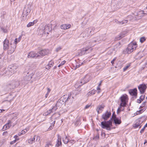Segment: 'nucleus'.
Returning a JSON list of instances; mask_svg holds the SVG:
<instances>
[{
  "label": "nucleus",
  "instance_id": "ea45409f",
  "mask_svg": "<svg viewBox=\"0 0 147 147\" xmlns=\"http://www.w3.org/2000/svg\"><path fill=\"white\" fill-rule=\"evenodd\" d=\"M144 11H142L139 12L138 15L140 17H142L144 16Z\"/></svg>",
  "mask_w": 147,
  "mask_h": 147
},
{
  "label": "nucleus",
  "instance_id": "0e129e2a",
  "mask_svg": "<svg viewBox=\"0 0 147 147\" xmlns=\"http://www.w3.org/2000/svg\"><path fill=\"white\" fill-rule=\"evenodd\" d=\"M7 131L4 132L3 133V135H6V134H7Z\"/></svg>",
  "mask_w": 147,
  "mask_h": 147
},
{
  "label": "nucleus",
  "instance_id": "5fc2aeb1",
  "mask_svg": "<svg viewBox=\"0 0 147 147\" xmlns=\"http://www.w3.org/2000/svg\"><path fill=\"white\" fill-rule=\"evenodd\" d=\"M51 67L50 66L48 65V64L46 67V69L48 70Z\"/></svg>",
  "mask_w": 147,
  "mask_h": 147
},
{
  "label": "nucleus",
  "instance_id": "473e14b6",
  "mask_svg": "<svg viewBox=\"0 0 147 147\" xmlns=\"http://www.w3.org/2000/svg\"><path fill=\"white\" fill-rule=\"evenodd\" d=\"M28 143L30 144H32L35 142L34 138H31L28 139Z\"/></svg>",
  "mask_w": 147,
  "mask_h": 147
},
{
  "label": "nucleus",
  "instance_id": "338daca9",
  "mask_svg": "<svg viewBox=\"0 0 147 147\" xmlns=\"http://www.w3.org/2000/svg\"><path fill=\"white\" fill-rule=\"evenodd\" d=\"M5 111V110H4V109H0V113H2L3 111Z\"/></svg>",
  "mask_w": 147,
  "mask_h": 147
},
{
  "label": "nucleus",
  "instance_id": "423d86ee",
  "mask_svg": "<svg viewBox=\"0 0 147 147\" xmlns=\"http://www.w3.org/2000/svg\"><path fill=\"white\" fill-rule=\"evenodd\" d=\"M31 10V8L30 7H26L24 8L22 15V19L23 20L26 19L27 16L30 12Z\"/></svg>",
  "mask_w": 147,
  "mask_h": 147
},
{
  "label": "nucleus",
  "instance_id": "bf43d9fd",
  "mask_svg": "<svg viewBox=\"0 0 147 147\" xmlns=\"http://www.w3.org/2000/svg\"><path fill=\"white\" fill-rule=\"evenodd\" d=\"M115 59L116 58H115L111 61V63H112V65H113L114 63V62Z\"/></svg>",
  "mask_w": 147,
  "mask_h": 147
},
{
  "label": "nucleus",
  "instance_id": "f257e3e1",
  "mask_svg": "<svg viewBox=\"0 0 147 147\" xmlns=\"http://www.w3.org/2000/svg\"><path fill=\"white\" fill-rule=\"evenodd\" d=\"M3 49L7 50V53L8 54H11L15 51L16 47V45H14L12 43L9 44V41L7 38L3 42Z\"/></svg>",
  "mask_w": 147,
  "mask_h": 147
},
{
  "label": "nucleus",
  "instance_id": "f03ea898",
  "mask_svg": "<svg viewBox=\"0 0 147 147\" xmlns=\"http://www.w3.org/2000/svg\"><path fill=\"white\" fill-rule=\"evenodd\" d=\"M121 102L119 108L118 109V111L119 112L123 111V109L122 107H125L127 103L128 102V98L127 96L125 94H123L120 98Z\"/></svg>",
  "mask_w": 147,
  "mask_h": 147
},
{
  "label": "nucleus",
  "instance_id": "3c124183",
  "mask_svg": "<svg viewBox=\"0 0 147 147\" xmlns=\"http://www.w3.org/2000/svg\"><path fill=\"white\" fill-rule=\"evenodd\" d=\"M66 61H65L64 60L63 61H62V62H61V63H60V64L62 66V65H64L65 63H66Z\"/></svg>",
  "mask_w": 147,
  "mask_h": 147
},
{
  "label": "nucleus",
  "instance_id": "4d7b16f0",
  "mask_svg": "<svg viewBox=\"0 0 147 147\" xmlns=\"http://www.w3.org/2000/svg\"><path fill=\"white\" fill-rule=\"evenodd\" d=\"M16 141V140H13V141L11 142H10V144H14V143H15Z\"/></svg>",
  "mask_w": 147,
  "mask_h": 147
},
{
  "label": "nucleus",
  "instance_id": "69168bd1",
  "mask_svg": "<svg viewBox=\"0 0 147 147\" xmlns=\"http://www.w3.org/2000/svg\"><path fill=\"white\" fill-rule=\"evenodd\" d=\"M131 16H128V18H129V20H131V19H132V18H131Z\"/></svg>",
  "mask_w": 147,
  "mask_h": 147
},
{
  "label": "nucleus",
  "instance_id": "774afa93",
  "mask_svg": "<svg viewBox=\"0 0 147 147\" xmlns=\"http://www.w3.org/2000/svg\"><path fill=\"white\" fill-rule=\"evenodd\" d=\"M49 94L47 93L45 95V97L46 98H47V96H48Z\"/></svg>",
  "mask_w": 147,
  "mask_h": 147
},
{
  "label": "nucleus",
  "instance_id": "09e8293b",
  "mask_svg": "<svg viewBox=\"0 0 147 147\" xmlns=\"http://www.w3.org/2000/svg\"><path fill=\"white\" fill-rule=\"evenodd\" d=\"M97 90H98L97 93L99 94L100 92V87L98 86L97 88Z\"/></svg>",
  "mask_w": 147,
  "mask_h": 147
},
{
  "label": "nucleus",
  "instance_id": "a19ab883",
  "mask_svg": "<svg viewBox=\"0 0 147 147\" xmlns=\"http://www.w3.org/2000/svg\"><path fill=\"white\" fill-rule=\"evenodd\" d=\"M130 65V64H128L123 69V71H126Z\"/></svg>",
  "mask_w": 147,
  "mask_h": 147
},
{
  "label": "nucleus",
  "instance_id": "2eb2a0df",
  "mask_svg": "<svg viewBox=\"0 0 147 147\" xmlns=\"http://www.w3.org/2000/svg\"><path fill=\"white\" fill-rule=\"evenodd\" d=\"M17 67L16 66H13L10 67V69H9V71L8 72L10 73V71L11 74L9 75H12L14 73H16V70L17 68Z\"/></svg>",
  "mask_w": 147,
  "mask_h": 147
},
{
  "label": "nucleus",
  "instance_id": "4c0bfd02",
  "mask_svg": "<svg viewBox=\"0 0 147 147\" xmlns=\"http://www.w3.org/2000/svg\"><path fill=\"white\" fill-rule=\"evenodd\" d=\"M6 85L7 87L11 88L12 87L13 84L11 82H9Z\"/></svg>",
  "mask_w": 147,
  "mask_h": 147
},
{
  "label": "nucleus",
  "instance_id": "f8f14e48",
  "mask_svg": "<svg viewBox=\"0 0 147 147\" xmlns=\"http://www.w3.org/2000/svg\"><path fill=\"white\" fill-rule=\"evenodd\" d=\"M51 30L52 29L50 27H49L48 26H45L43 30V34H47V35L49 34V32H50Z\"/></svg>",
  "mask_w": 147,
  "mask_h": 147
},
{
  "label": "nucleus",
  "instance_id": "58836bf2",
  "mask_svg": "<svg viewBox=\"0 0 147 147\" xmlns=\"http://www.w3.org/2000/svg\"><path fill=\"white\" fill-rule=\"evenodd\" d=\"M69 143L71 144V145H73L75 143V141L74 140H69Z\"/></svg>",
  "mask_w": 147,
  "mask_h": 147
},
{
  "label": "nucleus",
  "instance_id": "1a4fd4ad",
  "mask_svg": "<svg viewBox=\"0 0 147 147\" xmlns=\"http://www.w3.org/2000/svg\"><path fill=\"white\" fill-rule=\"evenodd\" d=\"M27 57L28 58H36L38 57V53H36L33 51H31L28 53Z\"/></svg>",
  "mask_w": 147,
  "mask_h": 147
},
{
  "label": "nucleus",
  "instance_id": "49530a36",
  "mask_svg": "<svg viewBox=\"0 0 147 147\" xmlns=\"http://www.w3.org/2000/svg\"><path fill=\"white\" fill-rule=\"evenodd\" d=\"M145 38L144 37H142L140 39V42L141 43H143L145 40Z\"/></svg>",
  "mask_w": 147,
  "mask_h": 147
},
{
  "label": "nucleus",
  "instance_id": "2f4dec72",
  "mask_svg": "<svg viewBox=\"0 0 147 147\" xmlns=\"http://www.w3.org/2000/svg\"><path fill=\"white\" fill-rule=\"evenodd\" d=\"M128 22L127 20H124L121 21H118L117 23L119 24H123L127 23Z\"/></svg>",
  "mask_w": 147,
  "mask_h": 147
},
{
  "label": "nucleus",
  "instance_id": "6e6552de",
  "mask_svg": "<svg viewBox=\"0 0 147 147\" xmlns=\"http://www.w3.org/2000/svg\"><path fill=\"white\" fill-rule=\"evenodd\" d=\"M94 28L93 27H90L86 28L84 32L87 34V36L91 35L94 33Z\"/></svg>",
  "mask_w": 147,
  "mask_h": 147
},
{
  "label": "nucleus",
  "instance_id": "680f3d73",
  "mask_svg": "<svg viewBox=\"0 0 147 147\" xmlns=\"http://www.w3.org/2000/svg\"><path fill=\"white\" fill-rule=\"evenodd\" d=\"M102 81H101L100 82V83H99V84L98 85V86L100 87V86H101V84H102Z\"/></svg>",
  "mask_w": 147,
  "mask_h": 147
},
{
  "label": "nucleus",
  "instance_id": "393cba45",
  "mask_svg": "<svg viewBox=\"0 0 147 147\" xmlns=\"http://www.w3.org/2000/svg\"><path fill=\"white\" fill-rule=\"evenodd\" d=\"M96 92V90H93L89 92L87 94L88 96H90L94 94Z\"/></svg>",
  "mask_w": 147,
  "mask_h": 147
},
{
  "label": "nucleus",
  "instance_id": "052dcab7",
  "mask_svg": "<svg viewBox=\"0 0 147 147\" xmlns=\"http://www.w3.org/2000/svg\"><path fill=\"white\" fill-rule=\"evenodd\" d=\"M80 121L79 120L78 121H77L76 123H75V125H76L77 126L79 124H80Z\"/></svg>",
  "mask_w": 147,
  "mask_h": 147
},
{
  "label": "nucleus",
  "instance_id": "412c9836",
  "mask_svg": "<svg viewBox=\"0 0 147 147\" xmlns=\"http://www.w3.org/2000/svg\"><path fill=\"white\" fill-rule=\"evenodd\" d=\"M62 145V143L61 140V137L58 136V139L57 140L56 144V147H58L59 146Z\"/></svg>",
  "mask_w": 147,
  "mask_h": 147
},
{
  "label": "nucleus",
  "instance_id": "c756f323",
  "mask_svg": "<svg viewBox=\"0 0 147 147\" xmlns=\"http://www.w3.org/2000/svg\"><path fill=\"white\" fill-rule=\"evenodd\" d=\"M33 138L34 141L36 142L39 141L40 138V137L38 135L34 136Z\"/></svg>",
  "mask_w": 147,
  "mask_h": 147
},
{
  "label": "nucleus",
  "instance_id": "aec40b11",
  "mask_svg": "<svg viewBox=\"0 0 147 147\" xmlns=\"http://www.w3.org/2000/svg\"><path fill=\"white\" fill-rule=\"evenodd\" d=\"M84 84V83L82 81H77L75 85V87L76 88L78 89L80 87Z\"/></svg>",
  "mask_w": 147,
  "mask_h": 147
},
{
  "label": "nucleus",
  "instance_id": "a878e982",
  "mask_svg": "<svg viewBox=\"0 0 147 147\" xmlns=\"http://www.w3.org/2000/svg\"><path fill=\"white\" fill-rule=\"evenodd\" d=\"M146 107H144L139 111H137L136 113V115H138L142 113L146 110Z\"/></svg>",
  "mask_w": 147,
  "mask_h": 147
},
{
  "label": "nucleus",
  "instance_id": "4468645a",
  "mask_svg": "<svg viewBox=\"0 0 147 147\" xmlns=\"http://www.w3.org/2000/svg\"><path fill=\"white\" fill-rule=\"evenodd\" d=\"M105 107V106L103 104L98 105L96 109V110L98 113H101Z\"/></svg>",
  "mask_w": 147,
  "mask_h": 147
},
{
  "label": "nucleus",
  "instance_id": "4be33fe9",
  "mask_svg": "<svg viewBox=\"0 0 147 147\" xmlns=\"http://www.w3.org/2000/svg\"><path fill=\"white\" fill-rule=\"evenodd\" d=\"M91 49L90 48H84L82 49L81 51V53L82 54H84L85 53H87L90 51Z\"/></svg>",
  "mask_w": 147,
  "mask_h": 147
},
{
  "label": "nucleus",
  "instance_id": "7ed1b4c3",
  "mask_svg": "<svg viewBox=\"0 0 147 147\" xmlns=\"http://www.w3.org/2000/svg\"><path fill=\"white\" fill-rule=\"evenodd\" d=\"M137 47V45L136 42L134 41H132L128 45V47L125 50V52L128 54L130 53L135 50Z\"/></svg>",
  "mask_w": 147,
  "mask_h": 147
},
{
  "label": "nucleus",
  "instance_id": "c03bdc74",
  "mask_svg": "<svg viewBox=\"0 0 147 147\" xmlns=\"http://www.w3.org/2000/svg\"><path fill=\"white\" fill-rule=\"evenodd\" d=\"M52 146V144L51 143L49 142H48L46 144L45 147H50V146Z\"/></svg>",
  "mask_w": 147,
  "mask_h": 147
},
{
  "label": "nucleus",
  "instance_id": "13d9d810",
  "mask_svg": "<svg viewBox=\"0 0 147 147\" xmlns=\"http://www.w3.org/2000/svg\"><path fill=\"white\" fill-rule=\"evenodd\" d=\"M145 127H144L140 131V132L141 133H142L143 131H144V129H145Z\"/></svg>",
  "mask_w": 147,
  "mask_h": 147
},
{
  "label": "nucleus",
  "instance_id": "a211bd4d",
  "mask_svg": "<svg viewBox=\"0 0 147 147\" xmlns=\"http://www.w3.org/2000/svg\"><path fill=\"white\" fill-rule=\"evenodd\" d=\"M71 26V25L70 24H64L61 26V28L62 29L66 30L70 28Z\"/></svg>",
  "mask_w": 147,
  "mask_h": 147
},
{
  "label": "nucleus",
  "instance_id": "864d4df0",
  "mask_svg": "<svg viewBox=\"0 0 147 147\" xmlns=\"http://www.w3.org/2000/svg\"><path fill=\"white\" fill-rule=\"evenodd\" d=\"M47 93L49 94V93L51 92V89L49 88H47Z\"/></svg>",
  "mask_w": 147,
  "mask_h": 147
},
{
  "label": "nucleus",
  "instance_id": "a18cd8bd",
  "mask_svg": "<svg viewBox=\"0 0 147 147\" xmlns=\"http://www.w3.org/2000/svg\"><path fill=\"white\" fill-rule=\"evenodd\" d=\"M61 49V48L60 46H58L55 49V51L56 52H58Z\"/></svg>",
  "mask_w": 147,
  "mask_h": 147
},
{
  "label": "nucleus",
  "instance_id": "ddd939ff",
  "mask_svg": "<svg viewBox=\"0 0 147 147\" xmlns=\"http://www.w3.org/2000/svg\"><path fill=\"white\" fill-rule=\"evenodd\" d=\"M111 114V113L110 112L107 111L102 115V118L104 120H107L110 117Z\"/></svg>",
  "mask_w": 147,
  "mask_h": 147
},
{
  "label": "nucleus",
  "instance_id": "8fccbe9b",
  "mask_svg": "<svg viewBox=\"0 0 147 147\" xmlns=\"http://www.w3.org/2000/svg\"><path fill=\"white\" fill-rule=\"evenodd\" d=\"M144 97H145L144 96L142 95L140 96V99L141 100V101H142L144 98Z\"/></svg>",
  "mask_w": 147,
  "mask_h": 147
},
{
  "label": "nucleus",
  "instance_id": "0eeeda50",
  "mask_svg": "<svg viewBox=\"0 0 147 147\" xmlns=\"http://www.w3.org/2000/svg\"><path fill=\"white\" fill-rule=\"evenodd\" d=\"M50 53V51L49 50H42L38 53V57H42L45 55H48Z\"/></svg>",
  "mask_w": 147,
  "mask_h": 147
},
{
  "label": "nucleus",
  "instance_id": "f3484780",
  "mask_svg": "<svg viewBox=\"0 0 147 147\" xmlns=\"http://www.w3.org/2000/svg\"><path fill=\"white\" fill-rule=\"evenodd\" d=\"M137 90L136 88L130 90L129 91V93L131 95L136 96L137 94Z\"/></svg>",
  "mask_w": 147,
  "mask_h": 147
},
{
  "label": "nucleus",
  "instance_id": "cd10ccee",
  "mask_svg": "<svg viewBox=\"0 0 147 147\" xmlns=\"http://www.w3.org/2000/svg\"><path fill=\"white\" fill-rule=\"evenodd\" d=\"M69 139L66 136H65L63 138V141L65 144H67L69 142Z\"/></svg>",
  "mask_w": 147,
  "mask_h": 147
},
{
  "label": "nucleus",
  "instance_id": "dca6fc26",
  "mask_svg": "<svg viewBox=\"0 0 147 147\" xmlns=\"http://www.w3.org/2000/svg\"><path fill=\"white\" fill-rule=\"evenodd\" d=\"M112 118L114 120V122L115 124H119L121 123L120 117L117 118L115 116H113Z\"/></svg>",
  "mask_w": 147,
  "mask_h": 147
},
{
  "label": "nucleus",
  "instance_id": "de8ad7c7",
  "mask_svg": "<svg viewBox=\"0 0 147 147\" xmlns=\"http://www.w3.org/2000/svg\"><path fill=\"white\" fill-rule=\"evenodd\" d=\"M18 136L17 135H15L14 136V138L15 139V140H16V141H18L19 140V138H18Z\"/></svg>",
  "mask_w": 147,
  "mask_h": 147
},
{
  "label": "nucleus",
  "instance_id": "39448f33",
  "mask_svg": "<svg viewBox=\"0 0 147 147\" xmlns=\"http://www.w3.org/2000/svg\"><path fill=\"white\" fill-rule=\"evenodd\" d=\"M73 97L72 96L71 94H69L67 96V95H64L62 97L61 99L59 100L62 103H63L64 102H66L67 101L70 100V102H72L73 100Z\"/></svg>",
  "mask_w": 147,
  "mask_h": 147
},
{
  "label": "nucleus",
  "instance_id": "e433bc0d",
  "mask_svg": "<svg viewBox=\"0 0 147 147\" xmlns=\"http://www.w3.org/2000/svg\"><path fill=\"white\" fill-rule=\"evenodd\" d=\"M54 64V61L53 60H51L49 62L48 64V65L52 67V66H53Z\"/></svg>",
  "mask_w": 147,
  "mask_h": 147
},
{
  "label": "nucleus",
  "instance_id": "bb28decb",
  "mask_svg": "<svg viewBox=\"0 0 147 147\" xmlns=\"http://www.w3.org/2000/svg\"><path fill=\"white\" fill-rule=\"evenodd\" d=\"M29 130V129L28 128H26L24 130H22L21 131V133H19L18 134L19 136H21L22 135H23L26 133Z\"/></svg>",
  "mask_w": 147,
  "mask_h": 147
},
{
  "label": "nucleus",
  "instance_id": "c9c22d12",
  "mask_svg": "<svg viewBox=\"0 0 147 147\" xmlns=\"http://www.w3.org/2000/svg\"><path fill=\"white\" fill-rule=\"evenodd\" d=\"M3 65V61L2 59V57L0 58V69L1 68Z\"/></svg>",
  "mask_w": 147,
  "mask_h": 147
},
{
  "label": "nucleus",
  "instance_id": "20e7f679",
  "mask_svg": "<svg viewBox=\"0 0 147 147\" xmlns=\"http://www.w3.org/2000/svg\"><path fill=\"white\" fill-rule=\"evenodd\" d=\"M112 124V123L111 120L107 121H103L101 123V126L102 128L110 130L111 129Z\"/></svg>",
  "mask_w": 147,
  "mask_h": 147
},
{
  "label": "nucleus",
  "instance_id": "37998d69",
  "mask_svg": "<svg viewBox=\"0 0 147 147\" xmlns=\"http://www.w3.org/2000/svg\"><path fill=\"white\" fill-rule=\"evenodd\" d=\"M1 29L4 33H7L8 32L6 29L4 27H1Z\"/></svg>",
  "mask_w": 147,
  "mask_h": 147
},
{
  "label": "nucleus",
  "instance_id": "72a5a7b5",
  "mask_svg": "<svg viewBox=\"0 0 147 147\" xmlns=\"http://www.w3.org/2000/svg\"><path fill=\"white\" fill-rule=\"evenodd\" d=\"M51 113H52L51 110L50 109L46 112L44 113L43 115L44 116H47L49 115V114Z\"/></svg>",
  "mask_w": 147,
  "mask_h": 147
},
{
  "label": "nucleus",
  "instance_id": "6ab92c4d",
  "mask_svg": "<svg viewBox=\"0 0 147 147\" xmlns=\"http://www.w3.org/2000/svg\"><path fill=\"white\" fill-rule=\"evenodd\" d=\"M11 122L10 121H9L8 123L3 126V130H6L8 129L11 126Z\"/></svg>",
  "mask_w": 147,
  "mask_h": 147
},
{
  "label": "nucleus",
  "instance_id": "b1692460",
  "mask_svg": "<svg viewBox=\"0 0 147 147\" xmlns=\"http://www.w3.org/2000/svg\"><path fill=\"white\" fill-rule=\"evenodd\" d=\"M37 20H34L32 22H29L27 25V26L28 27H29L31 26H33L37 22Z\"/></svg>",
  "mask_w": 147,
  "mask_h": 147
},
{
  "label": "nucleus",
  "instance_id": "79ce46f5",
  "mask_svg": "<svg viewBox=\"0 0 147 147\" xmlns=\"http://www.w3.org/2000/svg\"><path fill=\"white\" fill-rule=\"evenodd\" d=\"M125 34H126L125 32H123L122 33H121L120 34V36H119V37L120 38H119L118 39H119L123 37L124 36V35Z\"/></svg>",
  "mask_w": 147,
  "mask_h": 147
},
{
  "label": "nucleus",
  "instance_id": "c85d7f7f",
  "mask_svg": "<svg viewBox=\"0 0 147 147\" xmlns=\"http://www.w3.org/2000/svg\"><path fill=\"white\" fill-rule=\"evenodd\" d=\"M22 38V36H20L18 38H16L14 40V43H15V45H16L17 43H18L20 42Z\"/></svg>",
  "mask_w": 147,
  "mask_h": 147
},
{
  "label": "nucleus",
  "instance_id": "9b49d317",
  "mask_svg": "<svg viewBox=\"0 0 147 147\" xmlns=\"http://www.w3.org/2000/svg\"><path fill=\"white\" fill-rule=\"evenodd\" d=\"M138 88L141 94H143L145 92L146 86L144 84H141L138 86Z\"/></svg>",
  "mask_w": 147,
  "mask_h": 147
},
{
  "label": "nucleus",
  "instance_id": "e2e57ef3",
  "mask_svg": "<svg viewBox=\"0 0 147 147\" xmlns=\"http://www.w3.org/2000/svg\"><path fill=\"white\" fill-rule=\"evenodd\" d=\"M141 101V100H140V99H138L137 100V102L138 103H140L141 102V101Z\"/></svg>",
  "mask_w": 147,
  "mask_h": 147
},
{
  "label": "nucleus",
  "instance_id": "603ef678",
  "mask_svg": "<svg viewBox=\"0 0 147 147\" xmlns=\"http://www.w3.org/2000/svg\"><path fill=\"white\" fill-rule=\"evenodd\" d=\"M90 106V105H87L85 106V107H84V109H88V108H89Z\"/></svg>",
  "mask_w": 147,
  "mask_h": 147
},
{
  "label": "nucleus",
  "instance_id": "f704fd0d",
  "mask_svg": "<svg viewBox=\"0 0 147 147\" xmlns=\"http://www.w3.org/2000/svg\"><path fill=\"white\" fill-rule=\"evenodd\" d=\"M55 121H53V124H52V125H51L50 126V127L48 128L47 130L49 131L50 130H51L53 128V127H54V124L55 123Z\"/></svg>",
  "mask_w": 147,
  "mask_h": 147
},
{
  "label": "nucleus",
  "instance_id": "7c9ffc66",
  "mask_svg": "<svg viewBox=\"0 0 147 147\" xmlns=\"http://www.w3.org/2000/svg\"><path fill=\"white\" fill-rule=\"evenodd\" d=\"M146 105H147V102L146 101L143 103L140 107V109H143L144 107H146Z\"/></svg>",
  "mask_w": 147,
  "mask_h": 147
},
{
  "label": "nucleus",
  "instance_id": "9d476101",
  "mask_svg": "<svg viewBox=\"0 0 147 147\" xmlns=\"http://www.w3.org/2000/svg\"><path fill=\"white\" fill-rule=\"evenodd\" d=\"M62 104V103L60 102L59 100L56 103L55 106H54L51 109H50L51 110V113H53L55 112L58 108L57 107L61 106Z\"/></svg>",
  "mask_w": 147,
  "mask_h": 147
},
{
  "label": "nucleus",
  "instance_id": "6e6d98bb",
  "mask_svg": "<svg viewBox=\"0 0 147 147\" xmlns=\"http://www.w3.org/2000/svg\"><path fill=\"white\" fill-rule=\"evenodd\" d=\"M9 71V70L8 71H7V75L8 76H11L12 75H9L11 74V71H10V73L9 72H8Z\"/></svg>",
  "mask_w": 147,
  "mask_h": 147
},
{
  "label": "nucleus",
  "instance_id": "5701e85b",
  "mask_svg": "<svg viewBox=\"0 0 147 147\" xmlns=\"http://www.w3.org/2000/svg\"><path fill=\"white\" fill-rule=\"evenodd\" d=\"M60 116V114L58 113H57L53 114L52 116L50 118L51 120L52 119H54L55 120L57 119V118L59 117Z\"/></svg>",
  "mask_w": 147,
  "mask_h": 147
}]
</instances>
